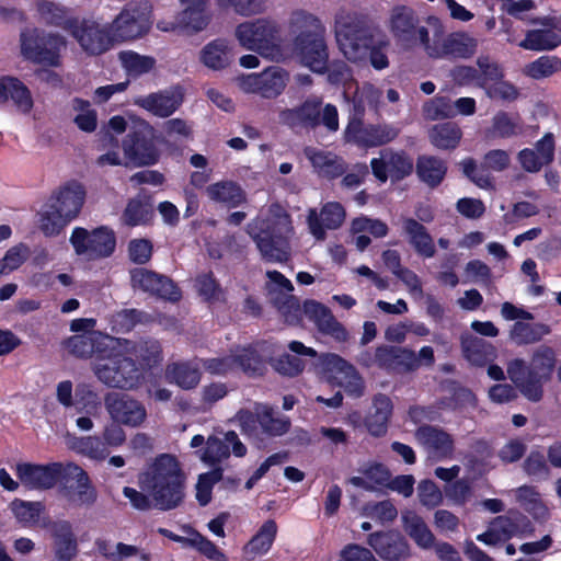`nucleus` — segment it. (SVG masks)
Masks as SVG:
<instances>
[{
    "instance_id": "f257e3e1",
    "label": "nucleus",
    "mask_w": 561,
    "mask_h": 561,
    "mask_svg": "<svg viewBox=\"0 0 561 561\" xmlns=\"http://www.w3.org/2000/svg\"><path fill=\"white\" fill-rule=\"evenodd\" d=\"M141 490L152 496L153 508L168 512L184 503L186 474L175 456L161 454L139 476Z\"/></svg>"
},
{
    "instance_id": "f03ea898",
    "label": "nucleus",
    "mask_w": 561,
    "mask_h": 561,
    "mask_svg": "<svg viewBox=\"0 0 561 561\" xmlns=\"http://www.w3.org/2000/svg\"><path fill=\"white\" fill-rule=\"evenodd\" d=\"M247 232L264 261L285 263L290 259L294 226L290 215L280 204H272L265 217L252 219Z\"/></svg>"
},
{
    "instance_id": "7ed1b4c3",
    "label": "nucleus",
    "mask_w": 561,
    "mask_h": 561,
    "mask_svg": "<svg viewBox=\"0 0 561 561\" xmlns=\"http://www.w3.org/2000/svg\"><path fill=\"white\" fill-rule=\"evenodd\" d=\"M289 27L296 35L294 46L301 62L316 73H325L329 51L324 38L325 28L320 19L302 10L295 11Z\"/></svg>"
},
{
    "instance_id": "20e7f679",
    "label": "nucleus",
    "mask_w": 561,
    "mask_h": 561,
    "mask_svg": "<svg viewBox=\"0 0 561 561\" xmlns=\"http://www.w3.org/2000/svg\"><path fill=\"white\" fill-rule=\"evenodd\" d=\"M85 187L77 180H70L49 197L45 210L39 213L38 227L45 237L59 236L75 220L85 201Z\"/></svg>"
},
{
    "instance_id": "39448f33",
    "label": "nucleus",
    "mask_w": 561,
    "mask_h": 561,
    "mask_svg": "<svg viewBox=\"0 0 561 561\" xmlns=\"http://www.w3.org/2000/svg\"><path fill=\"white\" fill-rule=\"evenodd\" d=\"M273 305L289 323H298L305 314L316 324L320 333L332 337L335 342L344 343L350 339L347 330L335 319L330 308L317 300L307 299L301 308L296 296L290 293H278L273 298Z\"/></svg>"
},
{
    "instance_id": "423d86ee",
    "label": "nucleus",
    "mask_w": 561,
    "mask_h": 561,
    "mask_svg": "<svg viewBox=\"0 0 561 561\" xmlns=\"http://www.w3.org/2000/svg\"><path fill=\"white\" fill-rule=\"evenodd\" d=\"M125 167H151L160 160L157 131L146 119H131L128 131L122 140Z\"/></svg>"
},
{
    "instance_id": "0eeeda50",
    "label": "nucleus",
    "mask_w": 561,
    "mask_h": 561,
    "mask_svg": "<svg viewBox=\"0 0 561 561\" xmlns=\"http://www.w3.org/2000/svg\"><path fill=\"white\" fill-rule=\"evenodd\" d=\"M22 56L36 65L58 68L61 66V53L67 47L66 38L39 27H26L20 33Z\"/></svg>"
},
{
    "instance_id": "6e6552de",
    "label": "nucleus",
    "mask_w": 561,
    "mask_h": 561,
    "mask_svg": "<svg viewBox=\"0 0 561 561\" xmlns=\"http://www.w3.org/2000/svg\"><path fill=\"white\" fill-rule=\"evenodd\" d=\"M387 27L397 45L410 50L421 47L426 50L431 39V27L425 23L417 12L410 5L396 4L389 12Z\"/></svg>"
},
{
    "instance_id": "1a4fd4ad",
    "label": "nucleus",
    "mask_w": 561,
    "mask_h": 561,
    "mask_svg": "<svg viewBox=\"0 0 561 561\" xmlns=\"http://www.w3.org/2000/svg\"><path fill=\"white\" fill-rule=\"evenodd\" d=\"M424 22L431 27L433 37L430 39L425 54L432 59L445 57L470 58L477 48V42L465 32H453L445 35V26L436 15H427Z\"/></svg>"
},
{
    "instance_id": "9d476101",
    "label": "nucleus",
    "mask_w": 561,
    "mask_h": 561,
    "mask_svg": "<svg viewBox=\"0 0 561 561\" xmlns=\"http://www.w3.org/2000/svg\"><path fill=\"white\" fill-rule=\"evenodd\" d=\"M336 39L345 57L351 61L367 58V49L376 42L371 27L356 14L339 15L335 21Z\"/></svg>"
},
{
    "instance_id": "9b49d317",
    "label": "nucleus",
    "mask_w": 561,
    "mask_h": 561,
    "mask_svg": "<svg viewBox=\"0 0 561 561\" xmlns=\"http://www.w3.org/2000/svg\"><path fill=\"white\" fill-rule=\"evenodd\" d=\"M280 33V25L267 18L240 23L236 28L240 45L262 56H272L279 50Z\"/></svg>"
},
{
    "instance_id": "f8f14e48",
    "label": "nucleus",
    "mask_w": 561,
    "mask_h": 561,
    "mask_svg": "<svg viewBox=\"0 0 561 561\" xmlns=\"http://www.w3.org/2000/svg\"><path fill=\"white\" fill-rule=\"evenodd\" d=\"M94 373L105 385L113 388L133 389L141 380V369L125 353H113L94 365Z\"/></svg>"
},
{
    "instance_id": "ddd939ff",
    "label": "nucleus",
    "mask_w": 561,
    "mask_h": 561,
    "mask_svg": "<svg viewBox=\"0 0 561 561\" xmlns=\"http://www.w3.org/2000/svg\"><path fill=\"white\" fill-rule=\"evenodd\" d=\"M151 7L147 1L127 3L110 23L116 43L145 36L151 28Z\"/></svg>"
},
{
    "instance_id": "4468645a",
    "label": "nucleus",
    "mask_w": 561,
    "mask_h": 561,
    "mask_svg": "<svg viewBox=\"0 0 561 561\" xmlns=\"http://www.w3.org/2000/svg\"><path fill=\"white\" fill-rule=\"evenodd\" d=\"M69 241L77 255H84L89 260L110 257L116 248L115 233L106 226H100L91 231L83 227H75Z\"/></svg>"
},
{
    "instance_id": "2eb2a0df",
    "label": "nucleus",
    "mask_w": 561,
    "mask_h": 561,
    "mask_svg": "<svg viewBox=\"0 0 561 561\" xmlns=\"http://www.w3.org/2000/svg\"><path fill=\"white\" fill-rule=\"evenodd\" d=\"M511 158L507 151L502 149L489 150L480 164L469 157L465 158L461 162L463 175L469 179L474 185L483 190H494V179L491 172H502L508 168Z\"/></svg>"
},
{
    "instance_id": "dca6fc26",
    "label": "nucleus",
    "mask_w": 561,
    "mask_h": 561,
    "mask_svg": "<svg viewBox=\"0 0 561 561\" xmlns=\"http://www.w3.org/2000/svg\"><path fill=\"white\" fill-rule=\"evenodd\" d=\"M400 128L386 124H365L362 119H351L345 129V139L362 149L385 146L393 141Z\"/></svg>"
},
{
    "instance_id": "f3484780",
    "label": "nucleus",
    "mask_w": 561,
    "mask_h": 561,
    "mask_svg": "<svg viewBox=\"0 0 561 561\" xmlns=\"http://www.w3.org/2000/svg\"><path fill=\"white\" fill-rule=\"evenodd\" d=\"M71 36L90 56L103 55L116 44L110 24L101 25L96 21L88 19L79 20Z\"/></svg>"
},
{
    "instance_id": "a211bd4d",
    "label": "nucleus",
    "mask_w": 561,
    "mask_h": 561,
    "mask_svg": "<svg viewBox=\"0 0 561 561\" xmlns=\"http://www.w3.org/2000/svg\"><path fill=\"white\" fill-rule=\"evenodd\" d=\"M373 175L385 183L390 178L393 182L410 176L414 170L413 158L405 150L383 149L379 158L370 161Z\"/></svg>"
},
{
    "instance_id": "6ab92c4d",
    "label": "nucleus",
    "mask_w": 561,
    "mask_h": 561,
    "mask_svg": "<svg viewBox=\"0 0 561 561\" xmlns=\"http://www.w3.org/2000/svg\"><path fill=\"white\" fill-rule=\"evenodd\" d=\"M130 285L134 289L149 293L172 302L182 298L180 288L170 277L144 267H135L130 271Z\"/></svg>"
},
{
    "instance_id": "aec40b11",
    "label": "nucleus",
    "mask_w": 561,
    "mask_h": 561,
    "mask_svg": "<svg viewBox=\"0 0 561 561\" xmlns=\"http://www.w3.org/2000/svg\"><path fill=\"white\" fill-rule=\"evenodd\" d=\"M367 545L382 561H405L411 557L409 541L394 529L369 534Z\"/></svg>"
},
{
    "instance_id": "412c9836",
    "label": "nucleus",
    "mask_w": 561,
    "mask_h": 561,
    "mask_svg": "<svg viewBox=\"0 0 561 561\" xmlns=\"http://www.w3.org/2000/svg\"><path fill=\"white\" fill-rule=\"evenodd\" d=\"M288 80L286 70L278 66L266 68L260 73H251L243 78V88L265 99L277 98L284 91Z\"/></svg>"
},
{
    "instance_id": "4be33fe9",
    "label": "nucleus",
    "mask_w": 561,
    "mask_h": 561,
    "mask_svg": "<svg viewBox=\"0 0 561 561\" xmlns=\"http://www.w3.org/2000/svg\"><path fill=\"white\" fill-rule=\"evenodd\" d=\"M67 468L60 462L46 466L34 463H19L16 476L21 483L30 489H50L55 483L66 477Z\"/></svg>"
},
{
    "instance_id": "5701e85b",
    "label": "nucleus",
    "mask_w": 561,
    "mask_h": 561,
    "mask_svg": "<svg viewBox=\"0 0 561 561\" xmlns=\"http://www.w3.org/2000/svg\"><path fill=\"white\" fill-rule=\"evenodd\" d=\"M322 364L329 378L344 388L353 397H360L364 392V382L355 368L335 353H327Z\"/></svg>"
},
{
    "instance_id": "b1692460",
    "label": "nucleus",
    "mask_w": 561,
    "mask_h": 561,
    "mask_svg": "<svg viewBox=\"0 0 561 561\" xmlns=\"http://www.w3.org/2000/svg\"><path fill=\"white\" fill-rule=\"evenodd\" d=\"M104 404L112 419L125 425L138 426L147 415L145 407L125 393H107Z\"/></svg>"
},
{
    "instance_id": "393cba45",
    "label": "nucleus",
    "mask_w": 561,
    "mask_h": 561,
    "mask_svg": "<svg viewBox=\"0 0 561 561\" xmlns=\"http://www.w3.org/2000/svg\"><path fill=\"white\" fill-rule=\"evenodd\" d=\"M184 91L181 85L160 90L141 96L136 104L158 117L171 116L183 103Z\"/></svg>"
},
{
    "instance_id": "a878e982",
    "label": "nucleus",
    "mask_w": 561,
    "mask_h": 561,
    "mask_svg": "<svg viewBox=\"0 0 561 561\" xmlns=\"http://www.w3.org/2000/svg\"><path fill=\"white\" fill-rule=\"evenodd\" d=\"M230 447L236 457H244L247 447L233 431H228L222 437L211 435L206 440V449L202 460L213 467L230 457Z\"/></svg>"
},
{
    "instance_id": "bb28decb",
    "label": "nucleus",
    "mask_w": 561,
    "mask_h": 561,
    "mask_svg": "<svg viewBox=\"0 0 561 561\" xmlns=\"http://www.w3.org/2000/svg\"><path fill=\"white\" fill-rule=\"evenodd\" d=\"M414 436L431 459L443 460L451 457L454 453L451 435L439 427L422 425L415 431Z\"/></svg>"
},
{
    "instance_id": "cd10ccee",
    "label": "nucleus",
    "mask_w": 561,
    "mask_h": 561,
    "mask_svg": "<svg viewBox=\"0 0 561 561\" xmlns=\"http://www.w3.org/2000/svg\"><path fill=\"white\" fill-rule=\"evenodd\" d=\"M375 358L379 367L403 374L421 366H431L434 363V353H375Z\"/></svg>"
},
{
    "instance_id": "c85d7f7f",
    "label": "nucleus",
    "mask_w": 561,
    "mask_h": 561,
    "mask_svg": "<svg viewBox=\"0 0 561 561\" xmlns=\"http://www.w3.org/2000/svg\"><path fill=\"white\" fill-rule=\"evenodd\" d=\"M345 219V209L337 202L324 204L318 215L311 209L308 215V226L312 236L318 240L325 238V230H334L342 226Z\"/></svg>"
},
{
    "instance_id": "c756f323",
    "label": "nucleus",
    "mask_w": 561,
    "mask_h": 561,
    "mask_svg": "<svg viewBox=\"0 0 561 561\" xmlns=\"http://www.w3.org/2000/svg\"><path fill=\"white\" fill-rule=\"evenodd\" d=\"M510 379L519 389L522 394L531 402H539L543 397V380L527 368L522 360H515L507 368Z\"/></svg>"
},
{
    "instance_id": "7c9ffc66",
    "label": "nucleus",
    "mask_w": 561,
    "mask_h": 561,
    "mask_svg": "<svg viewBox=\"0 0 561 561\" xmlns=\"http://www.w3.org/2000/svg\"><path fill=\"white\" fill-rule=\"evenodd\" d=\"M57 561H71L78 553V542L70 522L54 520L48 524Z\"/></svg>"
},
{
    "instance_id": "2f4dec72",
    "label": "nucleus",
    "mask_w": 561,
    "mask_h": 561,
    "mask_svg": "<svg viewBox=\"0 0 561 561\" xmlns=\"http://www.w3.org/2000/svg\"><path fill=\"white\" fill-rule=\"evenodd\" d=\"M322 100L317 96L308 98L300 105L283 112L284 122L291 128L300 127L314 129L320 126V110Z\"/></svg>"
},
{
    "instance_id": "473e14b6",
    "label": "nucleus",
    "mask_w": 561,
    "mask_h": 561,
    "mask_svg": "<svg viewBox=\"0 0 561 561\" xmlns=\"http://www.w3.org/2000/svg\"><path fill=\"white\" fill-rule=\"evenodd\" d=\"M304 152L320 178L334 180L346 171L344 160L331 151L306 147Z\"/></svg>"
},
{
    "instance_id": "72a5a7b5",
    "label": "nucleus",
    "mask_w": 561,
    "mask_h": 561,
    "mask_svg": "<svg viewBox=\"0 0 561 561\" xmlns=\"http://www.w3.org/2000/svg\"><path fill=\"white\" fill-rule=\"evenodd\" d=\"M10 101L24 114L30 113L34 106L30 89L19 78L2 76L0 78V104Z\"/></svg>"
},
{
    "instance_id": "f704fd0d",
    "label": "nucleus",
    "mask_w": 561,
    "mask_h": 561,
    "mask_svg": "<svg viewBox=\"0 0 561 561\" xmlns=\"http://www.w3.org/2000/svg\"><path fill=\"white\" fill-rule=\"evenodd\" d=\"M66 476H73L77 479V485L67 491L68 501L77 506H92L96 502L98 492L85 471L73 463L66 465Z\"/></svg>"
},
{
    "instance_id": "c9c22d12",
    "label": "nucleus",
    "mask_w": 561,
    "mask_h": 561,
    "mask_svg": "<svg viewBox=\"0 0 561 561\" xmlns=\"http://www.w3.org/2000/svg\"><path fill=\"white\" fill-rule=\"evenodd\" d=\"M404 234L409 243L424 259H432L436 254L435 242L426 227L414 218H404L402 221Z\"/></svg>"
},
{
    "instance_id": "e433bc0d",
    "label": "nucleus",
    "mask_w": 561,
    "mask_h": 561,
    "mask_svg": "<svg viewBox=\"0 0 561 561\" xmlns=\"http://www.w3.org/2000/svg\"><path fill=\"white\" fill-rule=\"evenodd\" d=\"M447 171V162L437 156L421 154L416 159L415 173L430 188L438 187L444 182Z\"/></svg>"
},
{
    "instance_id": "4c0bfd02",
    "label": "nucleus",
    "mask_w": 561,
    "mask_h": 561,
    "mask_svg": "<svg viewBox=\"0 0 561 561\" xmlns=\"http://www.w3.org/2000/svg\"><path fill=\"white\" fill-rule=\"evenodd\" d=\"M154 218V208L150 195L138 194L130 198L123 211L122 219L128 227L151 225Z\"/></svg>"
},
{
    "instance_id": "58836bf2",
    "label": "nucleus",
    "mask_w": 561,
    "mask_h": 561,
    "mask_svg": "<svg viewBox=\"0 0 561 561\" xmlns=\"http://www.w3.org/2000/svg\"><path fill=\"white\" fill-rule=\"evenodd\" d=\"M180 1L187 4V7L176 18L179 27L188 34L204 30L209 23V15L206 13L208 0Z\"/></svg>"
},
{
    "instance_id": "ea45409f",
    "label": "nucleus",
    "mask_w": 561,
    "mask_h": 561,
    "mask_svg": "<svg viewBox=\"0 0 561 561\" xmlns=\"http://www.w3.org/2000/svg\"><path fill=\"white\" fill-rule=\"evenodd\" d=\"M37 12L49 26L62 28L72 35L79 19L69 15V10L54 1L42 0L37 3Z\"/></svg>"
},
{
    "instance_id": "a19ab883",
    "label": "nucleus",
    "mask_w": 561,
    "mask_h": 561,
    "mask_svg": "<svg viewBox=\"0 0 561 561\" xmlns=\"http://www.w3.org/2000/svg\"><path fill=\"white\" fill-rule=\"evenodd\" d=\"M208 197L226 205L228 208H236L247 202L245 192L233 181H220L210 184L206 188Z\"/></svg>"
},
{
    "instance_id": "79ce46f5",
    "label": "nucleus",
    "mask_w": 561,
    "mask_h": 561,
    "mask_svg": "<svg viewBox=\"0 0 561 561\" xmlns=\"http://www.w3.org/2000/svg\"><path fill=\"white\" fill-rule=\"evenodd\" d=\"M431 144L440 150L456 149L462 138V130L455 122H445L434 125L428 131Z\"/></svg>"
},
{
    "instance_id": "37998d69",
    "label": "nucleus",
    "mask_w": 561,
    "mask_h": 561,
    "mask_svg": "<svg viewBox=\"0 0 561 561\" xmlns=\"http://www.w3.org/2000/svg\"><path fill=\"white\" fill-rule=\"evenodd\" d=\"M195 289L202 300L210 306L227 302V293L211 271L195 278Z\"/></svg>"
},
{
    "instance_id": "c03bdc74",
    "label": "nucleus",
    "mask_w": 561,
    "mask_h": 561,
    "mask_svg": "<svg viewBox=\"0 0 561 561\" xmlns=\"http://www.w3.org/2000/svg\"><path fill=\"white\" fill-rule=\"evenodd\" d=\"M201 375L199 368L192 363H172L165 368V379L184 390L197 387Z\"/></svg>"
},
{
    "instance_id": "a18cd8bd",
    "label": "nucleus",
    "mask_w": 561,
    "mask_h": 561,
    "mask_svg": "<svg viewBox=\"0 0 561 561\" xmlns=\"http://www.w3.org/2000/svg\"><path fill=\"white\" fill-rule=\"evenodd\" d=\"M374 412L366 419V427L374 436H381L387 432L389 417L392 413V403L389 397L378 394L374 399Z\"/></svg>"
},
{
    "instance_id": "49530a36",
    "label": "nucleus",
    "mask_w": 561,
    "mask_h": 561,
    "mask_svg": "<svg viewBox=\"0 0 561 561\" xmlns=\"http://www.w3.org/2000/svg\"><path fill=\"white\" fill-rule=\"evenodd\" d=\"M254 410L263 434L267 436H282L289 431V419L276 416L274 409L268 404L257 403Z\"/></svg>"
},
{
    "instance_id": "de8ad7c7",
    "label": "nucleus",
    "mask_w": 561,
    "mask_h": 561,
    "mask_svg": "<svg viewBox=\"0 0 561 561\" xmlns=\"http://www.w3.org/2000/svg\"><path fill=\"white\" fill-rule=\"evenodd\" d=\"M561 45V35L552 30H529L518 46L534 51L552 50Z\"/></svg>"
},
{
    "instance_id": "09e8293b",
    "label": "nucleus",
    "mask_w": 561,
    "mask_h": 561,
    "mask_svg": "<svg viewBox=\"0 0 561 561\" xmlns=\"http://www.w3.org/2000/svg\"><path fill=\"white\" fill-rule=\"evenodd\" d=\"M404 531L422 548H430L434 545L435 537L421 516L413 512L402 515Z\"/></svg>"
},
{
    "instance_id": "8fccbe9b",
    "label": "nucleus",
    "mask_w": 561,
    "mask_h": 561,
    "mask_svg": "<svg viewBox=\"0 0 561 561\" xmlns=\"http://www.w3.org/2000/svg\"><path fill=\"white\" fill-rule=\"evenodd\" d=\"M231 50L227 41L217 38L208 43L201 53L203 64L214 70L226 68L230 64Z\"/></svg>"
},
{
    "instance_id": "3c124183",
    "label": "nucleus",
    "mask_w": 561,
    "mask_h": 561,
    "mask_svg": "<svg viewBox=\"0 0 561 561\" xmlns=\"http://www.w3.org/2000/svg\"><path fill=\"white\" fill-rule=\"evenodd\" d=\"M550 333V327L545 323H527L516 321L511 331V337L518 344H531L540 341Z\"/></svg>"
},
{
    "instance_id": "603ef678",
    "label": "nucleus",
    "mask_w": 561,
    "mask_h": 561,
    "mask_svg": "<svg viewBox=\"0 0 561 561\" xmlns=\"http://www.w3.org/2000/svg\"><path fill=\"white\" fill-rule=\"evenodd\" d=\"M301 353H274L270 357L272 367L280 375L294 377L299 375L305 367L304 360L299 357ZM314 356L317 353H304Z\"/></svg>"
},
{
    "instance_id": "864d4df0",
    "label": "nucleus",
    "mask_w": 561,
    "mask_h": 561,
    "mask_svg": "<svg viewBox=\"0 0 561 561\" xmlns=\"http://www.w3.org/2000/svg\"><path fill=\"white\" fill-rule=\"evenodd\" d=\"M118 59L129 76L138 77L151 71L156 65V59L151 56L139 55L133 50H123L118 54Z\"/></svg>"
},
{
    "instance_id": "5fc2aeb1",
    "label": "nucleus",
    "mask_w": 561,
    "mask_h": 561,
    "mask_svg": "<svg viewBox=\"0 0 561 561\" xmlns=\"http://www.w3.org/2000/svg\"><path fill=\"white\" fill-rule=\"evenodd\" d=\"M561 70V58L545 55L527 64L524 73L535 80L545 79Z\"/></svg>"
},
{
    "instance_id": "6e6d98bb",
    "label": "nucleus",
    "mask_w": 561,
    "mask_h": 561,
    "mask_svg": "<svg viewBox=\"0 0 561 561\" xmlns=\"http://www.w3.org/2000/svg\"><path fill=\"white\" fill-rule=\"evenodd\" d=\"M277 533V525L273 519L266 520L257 534L247 545L245 550L254 556L266 553Z\"/></svg>"
},
{
    "instance_id": "4d7b16f0",
    "label": "nucleus",
    "mask_w": 561,
    "mask_h": 561,
    "mask_svg": "<svg viewBox=\"0 0 561 561\" xmlns=\"http://www.w3.org/2000/svg\"><path fill=\"white\" fill-rule=\"evenodd\" d=\"M492 128L500 138H511L522 133L518 115L513 117L504 111H500L493 116Z\"/></svg>"
},
{
    "instance_id": "13d9d810",
    "label": "nucleus",
    "mask_w": 561,
    "mask_h": 561,
    "mask_svg": "<svg viewBox=\"0 0 561 561\" xmlns=\"http://www.w3.org/2000/svg\"><path fill=\"white\" fill-rule=\"evenodd\" d=\"M523 469L533 479L537 481L547 480L550 478V467L542 453L533 450L526 457L523 463Z\"/></svg>"
},
{
    "instance_id": "bf43d9fd",
    "label": "nucleus",
    "mask_w": 561,
    "mask_h": 561,
    "mask_svg": "<svg viewBox=\"0 0 561 561\" xmlns=\"http://www.w3.org/2000/svg\"><path fill=\"white\" fill-rule=\"evenodd\" d=\"M222 479V468L215 467L211 471L202 473L196 483V500L205 506L211 500L213 485Z\"/></svg>"
},
{
    "instance_id": "052dcab7",
    "label": "nucleus",
    "mask_w": 561,
    "mask_h": 561,
    "mask_svg": "<svg viewBox=\"0 0 561 561\" xmlns=\"http://www.w3.org/2000/svg\"><path fill=\"white\" fill-rule=\"evenodd\" d=\"M28 255L30 248L24 243L10 248L0 260V276L18 270L27 260Z\"/></svg>"
},
{
    "instance_id": "680f3d73",
    "label": "nucleus",
    "mask_w": 561,
    "mask_h": 561,
    "mask_svg": "<svg viewBox=\"0 0 561 561\" xmlns=\"http://www.w3.org/2000/svg\"><path fill=\"white\" fill-rule=\"evenodd\" d=\"M362 514L370 518H376L381 523H390L397 518L398 511L389 500H385L377 503H366L363 506Z\"/></svg>"
},
{
    "instance_id": "e2e57ef3",
    "label": "nucleus",
    "mask_w": 561,
    "mask_h": 561,
    "mask_svg": "<svg viewBox=\"0 0 561 561\" xmlns=\"http://www.w3.org/2000/svg\"><path fill=\"white\" fill-rule=\"evenodd\" d=\"M423 113L426 118L436 121L454 116L455 110L449 99L436 96L424 104Z\"/></svg>"
},
{
    "instance_id": "0e129e2a",
    "label": "nucleus",
    "mask_w": 561,
    "mask_h": 561,
    "mask_svg": "<svg viewBox=\"0 0 561 561\" xmlns=\"http://www.w3.org/2000/svg\"><path fill=\"white\" fill-rule=\"evenodd\" d=\"M153 245L148 239H133L128 243L129 260L139 265L148 263L152 256Z\"/></svg>"
},
{
    "instance_id": "69168bd1",
    "label": "nucleus",
    "mask_w": 561,
    "mask_h": 561,
    "mask_svg": "<svg viewBox=\"0 0 561 561\" xmlns=\"http://www.w3.org/2000/svg\"><path fill=\"white\" fill-rule=\"evenodd\" d=\"M234 366L241 368L249 376H260L264 373L265 362L259 353H242L234 356Z\"/></svg>"
},
{
    "instance_id": "338daca9",
    "label": "nucleus",
    "mask_w": 561,
    "mask_h": 561,
    "mask_svg": "<svg viewBox=\"0 0 561 561\" xmlns=\"http://www.w3.org/2000/svg\"><path fill=\"white\" fill-rule=\"evenodd\" d=\"M352 229L355 232L368 231L375 238H383L389 232V228L386 222L380 219H371L368 217L355 218L352 222Z\"/></svg>"
},
{
    "instance_id": "774afa93",
    "label": "nucleus",
    "mask_w": 561,
    "mask_h": 561,
    "mask_svg": "<svg viewBox=\"0 0 561 561\" xmlns=\"http://www.w3.org/2000/svg\"><path fill=\"white\" fill-rule=\"evenodd\" d=\"M420 502L426 507H435L443 501V493L432 480H422L417 486Z\"/></svg>"
}]
</instances>
